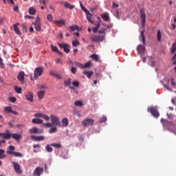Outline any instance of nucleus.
I'll return each instance as SVG.
<instances>
[{
    "label": "nucleus",
    "mask_w": 176,
    "mask_h": 176,
    "mask_svg": "<svg viewBox=\"0 0 176 176\" xmlns=\"http://www.w3.org/2000/svg\"><path fill=\"white\" fill-rule=\"evenodd\" d=\"M145 30H142L140 32V41L143 43V45L140 44L138 46L137 51L139 53V54H143V53L145 52L146 48V44H145Z\"/></svg>",
    "instance_id": "nucleus-1"
},
{
    "label": "nucleus",
    "mask_w": 176,
    "mask_h": 176,
    "mask_svg": "<svg viewBox=\"0 0 176 176\" xmlns=\"http://www.w3.org/2000/svg\"><path fill=\"white\" fill-rule=\"evenodd\" d=\"M101 27V21H98L97 24L96 25V27L92 28V32L94 34H96V32H98V34L105 35L107 32H109L111 30H108L107 28H102L98 30V29Z\"/></svg>",
    "instance_id": "nucleus-2"
},
{
    "label": "nucleus",
    "mask_w": 176,
    "mask_h": 176,
    "mask_svg": "<svg viewBox=\"0 0 176 176\" xmlns=\"http://www.w3.org/2000/svg\"><path fill=\"white\" fill-rule=\"evenodd\" d=\"M101 27V21H98L97 24L96 25V27L92 28V32L94 34H96V32H98V34L105 35L107 32H109L111 30H108L107 28H102L98 30V29Z\"/></svg>",
    "instance_id": "nucleus-3"
},
{
    "label": "nucleus",
    "mask_w": 176,
    "mask_h": 176,
    "mask_svg": "<svg viewBox=\"0 0 176 176\" xmlns=\"http://www.w3.org/2000/svg\"><path fill=\"white\" fill-rule=\"evenodd\" d=\"M8 151H7V153L8 155H11L12 156H14L15 157H23V154L19 152H14V149H16V148L14 147V146L12 145H10L8 147Z\"/></svg>",
    "instance_id": "nucleus-4"
},
{
    "label": "nucleus",
    "mask_w": 176,
    "mask_h": 176,
    "mask_svg": "<svg viewBox=\"0 0 176 176\" xmlns=\"http://www.w3.org/2000/svg\"><path fill=\"white\" fill-rule=\"evenodd\" d=\"M43 72V67H38L35 68L34 71V77L32 76L30 77L31 80H36V79H38V78H39V76L42 75Z\"/></svg>",
    "instance_id": "nucleus-5"
},
{
    "label": "nucleus",
    "mask_w": 176,
    "mask_h": 176,
    "mask_svg": "<svg viewBox=\"0 0 176 176\" xmlns=\"http://www.w3.org/2000/svg\"><path fill=\"white\" fill-rule=\"evenodd\" d=\"M58 46H59V47H60V49H63L64 50V52L67 53V54H68V53H69V52H71V45H69V44H68V43H58Z\"/></svg>",
    "instance_id": "nucleus-6"
},
{
    "label": "nucleus",
    "mask_w": 176,
    "mask_h": 176,
    "mask_svg": "<svg viewBox=\"0 0 176 176\" xmlns=\"http://www.w3.org/2000/svg\"><path fill=\"white\" fill-rule=\"evenodd\" d=\"M12 164L13 165L14 170L16 174H23V170L21 169V166H20V164L17 162H12Z\"/></svg>",
    "instance_id": "nucleus-7"
},
{
    "label": "nucleus",
    "mask_w": 176,
    "mask_h": 176,
    "mask_svg": "<svg viewBox=\"0 0 176 176\" xmlns=\"http://www.w3.org/2000/svg\"><path fill=\"white\" fill-rule=\"evenodd\" d=\"M140 19H141V24L142 28H145V21L146 20V14H145V11L144 9L141 8L140 10Z\"/></svg>",
    "instance_id": "nucleus-8"
},
{
    "label": "nucleus",
    "mask_w": 176,
    "mask_h": 176,
    "mask_svg": "<svg viewBox=\"0 0 176 176\" xmlns=\"http://www.w3.org/2000/svg\"><path fill=\"white\" fill-rule=\"evenodd\" d=\"M49 118L51 120V123L54 126H60V118H58V117L52 114V115H50V116Z\"/></svg>",
    "instance_id": "nucleus-9"
},
{
    "label": "nucleus",
    "mask_w": 176,
    "mask_h": 176,
    "mask_svg": "<svg viewBox=\"0 0 176 176\" xmlns=\"http://www.w3.org/2000/svg\"><path fill=\"white\" fill-rule=\"evenodd\" d=\"M94 124V120L91 118H86L82 121V125L83 127H87V126H93Z\"/></svg>",
    "instance_id": "nucleus-10"
},
{
    "label": "nucleus",
    "mask_w": 176,
    "mask_h": 176,
    "mask_svg": "<svg viewBox=\"0 0 176 176\" xmlns=\"http://www.w3.org/2000/svg\"><path fill=\"white\" fill-rule=\"evenodd\" d=\"M34 118H37L39 119V118H42L43 119H45L47 122H49L50 120V118H49V116L43 113H36L34 114Z\"/></svg>",
    "instance_id": "nucleus-11"
},
{
    "label": "nucleus",
    "mask_w": 176,
    "mask_h": 176,
    "mask_svg": "<svg viewBox=\"0 0 176 176\" xmlns=\"http://www.w3.org/2000/svg\"><path fill=\"white\" fill-rule=\"evenodd\" d=\"M34 25L36 31H38V32L42 31V28H41V19H39V17H36Z\"/></svg>",
    "instance_id": "nucleus-12"
},
{
    "label": "nucleus",
    "mask_w": 176,
    "mask_h": 176,
    "mask_svg": "<svg viewBox=\"0 0 176 176\" xmlns=\"http://www.w3.org/2000/svg\"><path fill=\"white\" fill-rule=\"evenodd\" d=\"M92 42H95L97 43H100V42H102L104 39H105V36H94L91 38Z\"/></svg>",
    "instance_id": "nucleus-13"
},
{
    "label": "nucleus",
    "mask_w": 176,
    "mask_h": 176,
    "mask_svg": "<svg viewBox=\"0 0 176 176\" xmlns=\"http://www.w3.org/2000/svg\"><path fill=\"white\" fill-rule=\"evenodd\" d=\"M0 138H4V140H10L12 138V133L9 132V130H6V133H0Z\"/></svg>",
    "instance_id": "nucleus-14"
},
{
    "label": "nucleus",
    "mask_w": 176,
    "mask_h": 176,
    "mask_svg": "<svg viewBox=\"0 0 176 176\" xmlns=\"http://www.w3.org/2000/svg\"><path fill=\"white\" fill-rule=\"evenodd\" d=\"M25 96L28 101H30V102H34V94L32 92H26Z\"/></svg>",
    "instance_id": "nucleus-15"
},
{
    "label": "nucleus",
    "mask_w": 176,
    "mask_h": 176,
    "mask_svg": "<svg viewBox=\"0 0 176 176\" xmlns=\"http://www.w3.org/2000/svg\"><path fill=\"white\" fill-rule=\"evenodd\" d=\"M148 65L150 67H155V54L148 56Z\"/></svg>",
    "instance_id": "nucleus-16"
},
{
    "label": "nucleus",
    "mask_w": 176,
    "mask_h": 176,
    "mask_svg": "<svg viewBox=\"0 0 176 176\" xmlns=\"http://www.w3.org/2000/svg\"><path fill=\"white\" fill-rule=\"evenodd\" d=\"M42 173H43V168H42L41 167H37L34 170L33 175L34 176H41V174H42Z\"/></svg>",
    "instance_id": "nucleus-17"
},
{
    "label": "nucleus",
    "mask_w": 176,
    "mask_h": 176,
    "mask_svg": "<svg viewBox=\"0 0 176 176\" xmlns=\"http://www.w3.org/2000/svg\"><path fill=\"white\" fill-rule=\"evenodd\" d=\"M19 25H20V23H16L13 25L14 31L16 35H21V32L20 31V29H19Z\"/></svg>",
    "instance_id": "nucleus-18"
},
{
    "label": "nucleus",
    "mask_w": 176,
    "mask_h": 176,
    "mask_svg": "<svg viewBox=\"0 0 176 176\" xmlns=\"http://www.w3.org/2000/svg\"><path fill=\"white\" fill-rule=\"evenodd\" d=\"M24 76H25V73L24 72H20L17 76V79L21 82V83H24Z\"/></svg>",
    "instance_id": "nucleus-19"
},
{
    "label": "nucleus",
    "mask_w": 176,
    "mask_h": 176,
    "mask_svg": "<svg viewBox=\"0 0 176 176\" xmlns=\"http://www.w3.org/2000/svg\"><path fill=\"white\" fill-rule=\"evenodd\" d=\"M46 91L45 90H40L37 91V97L39 100H43L45 97V94Z\"/></svg>",
    "instance_id": "nucleus-20"
},
{
    "label": "nucleus",
    "mask_w": 176,
    "mask_h": 176,
    "mask_svg": "<svg viewBox=\"0 0 176 176\" xmlns=\"http://www.w3.org/2000/svg\"><path fill=\"white\" fill-rule=\"evenodd\" d=\"M86 14V17L87 19L88 20V21L89 23H91V24H95L94 21H93V19H91V17H93V14L91 13H90L89 11H88V13H85Z\"/></svg>",
    "instance_id": "nucleus-21"
},
{
    "label": "nucleus",
    "mask_w": 176,
    "mask_h": 176,
    "mask_svg": "<svg viewBox=\"0 0 176 176\" xmlns=\"http://www.w3.org/2000/svg\"><path fill=\"white\" fill-rule=\"evenodd\" d=\"M32 122L34 124H43V120L41 118H33Z\"/></svg>",
    "instance_id": "nucleus-22"
},
{
    "label": "nucleus",
    "mask_w": 176,
    "mask_h": 176,
    "mask_svg": "<svg viewBox=\"0 0 176 176\" xmlns=\"http://www.w3.org/2000/svg\"><path fill=\"white\" fill-rule=\"evenodd\" d=\"M50 47L52 52H54L55 53H58L59 56H63V52H60V50H58V48L56 46L51 45Z\"/></svg>",
    "instance_id": "nucleus-23"
},
{
    "label": "nucleus",
    "mask_w": 176,
    "mask_h": 176,
    "mask_svg": "<svg viewBox=\"0 0 176 176\" xmlns=\"http://www.w3.org/2000/svg\"><path fill=\"white\" fill-rule=\"evenodd\" d=\"M31 138H32V140H33V141H43L45 140V136H43V135H41V136L32 135Z\"/></svg>",
    "instance_id": "nucleus-24"
},
{
    "label": "nucleus",
    "mask_w": 176,
    "mask_h": 176,
    "mask_svg": "<svg viewBox=\"0 0 176 176\" xmlns=\"http://www.w3.org/2000/svg\"><path fill=\"white\" fill-rule=\"evenodd\" d=\"M72 86H69L70 90H75V87H79V81L74 80L72 82Z\"/></svg>",
    "instance_id": "nucleus-25"
},
{
    "label": "nucleus",
    "mask_w": 176,
    "mask_h": 176,
    "mask_svg": "<svg viewBox=\"0 0 176 176\" xmlns=\"http://www.w3.org/2000/svg\"><path fill=\"white\" fill-rule=\"evenodd\" d=\"M11 137L13 140H15V141H20L21 139V135L19 133H11Z\"/></svg>",
    "instance_id": "nucleus-26"
},
{
    "label": "nucleus",
    "mask_w": 176,
    "mask_h": 176,
    "mask_svg": "<svg viewBox=\"0 0 176 176\" xmlns=\"http://www.w3.org/2000/svg\"><path fill=\"white\" fill-rule=\"evenodd\" d=\"M54 23L58 25H65V21L64 19L54 21Z\"/></svg>",
    "instance_id": "nucleus-27"
},
{
    "label": "nucleus",
    "mask_w": 176,
    "mask_h": 176,
    "mask_svg": "<svg viewBox=\"0 0 176 176\" xmlns=\"http://www.w3.org/2000/svg\"><path fill=\"white\" fill-rule=\"evenodd\" d=\"M61 127H67L68 126V118H65L62 120V124H60Z\"/></svg>",
    "instance_id": "nucleus-28"
},
{
    "label": "nucleus",
    "mask_w": 176,
    "mask_h": 176,
    "mask_svg": "<svg viewBox=\"0 0 176 176\" xmlns=\"http://www.w3.org/2000/svg\"><path fill=\"white\" fill-rule=\"evenodd\" d=\"M100 17L104 21H109V15H108V13L101 14Z\"/></svg>",
    "instance_id": "nucleus-29"
},
{
    "label": "nucleus",
    "mask_w": 176,
    "mask_h": 176,
    "mask_svg": "<svg viewBox=\"0 0 176 176\" xmlns=\"http://www.w3.org/2000/svg\"><path fill=\"white\" fill-rule=\"evenodd\" d=\"M64 6L65 8H66L67 9H70L72 10L75 8V6L69 3L68 2H65L64 3Z\"/></svg>",
    "instance_id": "nucleus-30"
},
{
    "label": "nucleus",
    "mask_w": 176,
    "mask_h": 176,
    "mask_svg": "<svg viewBox=\"0 0 176 176\" xmlns=\"http://www.w3.org/2000/svg\"><path fill=\"white\" fill-rule=\"evenodd\" d=\"M37 89H38V90H43V89L47 90V89H49V87L47 86H46V85L41 84V85H37Z\"/></svg>",
    "instance_id": "nucleus-31"
},
{
    "label": "nucleus",
    "mask_w": 176,
    "mask_h": 176,
    "mask_svg": "<svg viewBox=\"0 0 176 176\" xmlns=\"http://www.w3.org/2000/svg\"><path fill=\"white\" fill-rule=\"evenodd\" d=\"M56 131H57V127L56 125H53V126L49 129L48 133L50 134H53V133H56Z\"/></svg>",
    "instance_id": "nucleus-32"
},
{
    "label": "nucleus",
    "mask_w": 176,
    "mask_h": 176,
    "mask_svg": "<svg viewBox=\"0 0 176 176\" xmlns=\"http://www.w3.org/2000/svg\"><path fill=\"white\" fill-rule=\"evenodd\" d=\"M91 62L87 61L85 64L82 65V69H85V68H91Z\"/></svg>",
    "instance_id": "nucleus-33"
},
{
    "label": "nucleus",
    "mask_w": 176,
    "mask_h": 176,
    "mask_svg": "<svg viewBox=\"0 0 176 176\" xmlns=\"http://www.w3.org/2000/svg\"><path fill=\"white\" fill-rule=\"evenodd\" d=\"M70 30V32H74V31H76V30H79V27L76 25H72V26L69 27Z\"/></svg>",
    "instance_id": "nucleus-34"
},
{
    "label": "nucleus",
    "mask_w": 176,
    "mask_h": 176,
    "mask_svg": "<svg viewBox=\"0 0 176 176\" xmlns=\"http://www.w3.org/2000/svg\"><path fill=\"white\" fill-rule=\"evenodd\" d=\"M52 144H47L46 146H45V150L47 151V152H48L49 153H51V152H53V148H52Z\"/></svg>",
    "instance_id": "nucleus-35"
},
{
    "label": "nucleus",
    "mask_w": 176,
    "mask_h": 176,
    "mask_svg": "<svg viewBox=\"0 0 176 176\" xmlns=\"http://www.w3.org/2000/svg\"><path fill=\"white\" fill-rule=\"evenodd\" d=\"M157 40L158 42L162 41V31L159 30L157 33Z\"/></svg>",
    "instance_id": "nucleus-36"
},
{
    "label": "nucleus",
    "mask_w": 176,
    "mask_h": 176,
    "mask_svg": "<svg viewBox=\"0 0 176 176\" xmlns=\"http://www.w3.org/2000/svg\"><path fill=\"white\" fill-rule=\"evenodd\" d=\"M52 146L56 148V149H60L61 148V144L60 143H52L51 144Z\"/></svg>",
    "instance_id": "nucleus-37"
},
{
    "label": "nucleus",
    "mask_w": 176,
    "mask_h": 176,
    "mask_svg": "<svg viewBox=\"0 0 176 176\" xmlns=\"http://www.w3.org/2000/svg\"><path fill=\"white\" fill-rule=\"evenodd\" d=\"M74 105L76 107H83V103L80 100H76L74 102Z\"/></svg>",
    "instance_id": "nucleus-38"
},
{
    "label": "nucleus",
    "mask_w": 176,
    "mask_h": 176,
    "mask_svg": "<svg viewBox=\"0 0 176 176\" xmlns=\"http://www.w3.org/2000/svg\"><path fill=\"white\" fill-rule=\"evenodd\" d=\"M30 133H32V134H36L38 133V128L36 127H32L29 130Z\"/></svg>",
    "instance_id": "nucleus-39"
},
{
    "label": "nucleus",
    "mask_w": 176,
    "mask_h": 176,
    "mask_svg": "<svg viewBox=\"0 0 176 176\" xmlns=\"http://www.w3.org/2000/svg\"><path fill=\"white\" fill-rule=\"evenodd\" d=\"M84 75H87V78L90 79L93 75V72H83Z\"/></svg>",
    "instance_id": "nucleus-40"
},
{
    "label": "nucleus",
    "mask_w": 176,
    "mask_h": 176,
    "mask_svg": "<svg viewBox=\"0 0 176 176\" xmlns=\"http://www.w3.org/2000/svg\"><path fill=\"white\" fill-rule=\"evenodd\" d=\"M79 45H80V43H79L78 39L72 41V46H74V47H76V46H79Z\"/></svg>",
    "instance_id": "nucleus-41"
},
{
    "label": "nucleus",
    "mask_w": 176,
    "mask_h": 176,
    "mask_svg": "<svg viewBox=\"0 0 176 176\" xmlns=\"http://www.w3.org/2000/svg\"><path fill=\"white\" fill-rule=\"evenodd\" d=\"M6 157V155H5V150L0 149V159H3Z\"/></svg>",
    "instance_id": "nucleus-42"
},
{
    "label": "nucleus",
    "mask_w": 176,
    "mask_h": 176,
    "mask_svg": "<svg viewBox=\"0 0 176 176\" xmlns=\"http://www.w3.org/2000/svg\"><path fill=\"white\" fill-rule=\"evenodd\" d=\"M148 112H150V113H151L153 116H155V107H151L150 108L148 107Z\"/></svg>",
    "instance_id": "nucleus-43"
},
{
    "label": "nucleus",
    "mask_w": 176,
    "mask_h": 176,
    "mask_svg": "<svg viewBox=\"0 0 176 176\" xmlns=\"http://www.w3.org/2000/svg\"><path fill=\"white\" fill-rule=\"evenodd\" d=\"M35 12H36V10L35 8H32V7H30L28 10V13L30 14H32V15H34L35 14Z\"/></svg>",
    "instance_id": "nucleus-44"
},
{
    "label": "nucleus",
    "mask_w": 176,
    "mask_h": 176,
    "mask_svg": "<svg viewBox=\"0 0 176 176\" xmlns=\"http://www.w3.org/2000/svg\"><path fill=\"white\" fill-rule=\"evenodd\" d=\"M102 25L107 30H110V28H112V27H113V25H112V24L108 25L106 23H102Z\"/></svg>",
    "instance_id": "nucleus-45"
},
{
    "label": "nucleus",
    "mask_w": 176,
    "mask_h": 176,
    "mask_svg": "<svg viewBox=\"0 0 176 176\" xmlns=\"http://www.w3.org/2000/svg\"><path fill=\"white\" fill-rule=\"evenodd\" d=\"M21 87H14V91H16V93H17V94H21Z\"/></svg>",
    "instance_id": "nucleus-46"
},
{
    "label": "nucleus",
    "mask_w": 176,
    "mask_h": 176,
    "mask_svg": "<svg viewBox=\"0 0 176 176\" xmlns=\"http://www.w3.org/2000/svg\"><path fill=\"white\" fill-rule=\"evenodd\" d=\"M91 58H93L95 61H98V56L96 54H93L90 56Z\"/></svg>",
    "instance_id": "nucleus-47"
},
{
    "label": "nucleus",
    "mask_w": 176,
    "mask_h": 176,
    "mask_svg": "<svg viewBox=\"0 0 176 176\" xmlns=\"http://www.w3.org/2000/svg\"><path fill=\"white\" fill-rule=\"evenodd\" d=\"M65 86H69L71 85V78H67L64 81Z\"/></svg>",
    "instance_id": "nucleus-48"
},
{
    "label": "nucleus",
    "mask_w": 176,
    "mask_h": 176,
    "mask_svg": "<svg viewBox=\"0 0 176 176\" xmlns=\"http://www.w3.org/2000/svg\"><path fill=\"white\" fill-rule=\"evenodd\" d=\"M74 65L76 66V67H78L79 68H81L82 69V64L80 63H78L77 61H75L74 62Z\"/></svg>",
    "instance_id": "nucleus-49"
},
{
    "label": "nucleus",
    "mask_w": 176,
    "mask_h": 176,
    "mask_svg": "<svg viewBox=\"0 0 176 176\" xmlns=\"http://www.w3.org/2000/svg\"><path fill=\"white\" fill-rule=\"evenodd\" d=\"M170 85H171L173 88L176 89V82H175V81L174 80V78H173L170 79Z\"/></svg>",
    "instance_id": "nucleus-50"
},
{
    "label": "nucleus",
    "mask_w": 176,
    "mask_h": 176,
    "mask_svg": "<svg viewBox=\"0 0 176 176\" xmlns=\"http://www.w3.org/2000/svg\"><path fill=\"white\" fill-rule=\"evenodd\" d=\"M43 125L47 128L52 127V126H54L52 122L43 123Z\"/></svg>",
    "instance_id": "nucleus-51"
},
{
    "label": "nucleus",
    "mask_w": 176,
    "mask_h": 176,
    "mask_svg": "<svg viewBox=\"0 0 176 176\" xmlns=\"http://www.w3.org/2000/svg\"><path fill=\"white\" fill-rule=\"evenodd\" d=\"M47 20H48L50 22L53 21V15L52 14H49L47 16Z\"/></svg>",
    "instance_id": "nucleus-52"
},
{
    "label": "nucleus",
    "mask_w": 176,
    "mask_h": 176,
    "mask_svg": "<svg viewBox=\"0 0 176 176\" xmlns=\"http://www.w3.org/2000/svg\"><path fill=\"white\" fill-rule=\"evenodd\" d=\"M4 111L6 112H11L12 113V107L9 106V107H4Z\"/></svg>",
    "instance_id": "nucleus-53"
},
{
    "label": "nucleus",
    "mask_w": 176,
    "mask_h": 176,
    "mask_svg": "<svg viewBox=\"0 0 176 176\" xmlns=\"http://www.w3.org/2000/svg\"><path fill=\"white\" fill-rule=\"evenodd\" d=\"M175 52H176V46L173 45L171 50H170V54H174L175 53Z\"/></svg>",
    "instance_id": "nucleus-54"
},
{
    "label": "nucleus",
    "mask_w": 176,
    "mask_h": 176,
    "mask_svg": "<svg viewBox=\"0 0 176 176\" xmlns=\"http://www.w3.org/2000/svg\"><path fill=\"white\" fill-rule=\"evenodd\" d=\"M104 122H107V116H103L100 120V123H104Z\"/></svg>",
    "instance_id": "nucleus-55"
},
{
    "label": "nucleus",
    "mask_w": 176,
    "mask_h": 176,
    "mask_svg": "<svg viewBox=\"0 0 176 176\" xmlns=\"http://www.w3.org/2000/svg\"><path fill=\"white\" fill-rule=\"evenodd\" d=\"M71 72H72V74H76V67H72L71 68Z\"/></svg>",
    "instance_id": "nucleus-56"
},
{
    "label": "nucleus",
    "mask_w": 176,
    "mask_h": 176,
    "mask_svg": "<svg viewBox=\"0 0 176 176\" xmlns=\"http://www.w3.org/2000/svg\"><path fill=\"white\" fill-rule=\"evenodd\" d=\"M81 10L83 11V12H85V13L86 14V13H89V11H88V10L87 9H86V8H85V6H81Z\"/></svg>",
    "instance_id": "nucleus-57"
},
{
    "label": "nucleus",
    "mask_w": 176,
    "mask_h": 176,
    "mask_svg": "<svg viewBox=\"0 0 176 176\" xmlns=\"http://www.w3.org/2000/svg\"><path fill=\"white\" fill-rule=\"evenodd\" d=\"M0 67L1 68H3V67H5V65H3V60L1 57H0Z\"/></svg>",
    "instance_id": "nucleus-58"
},
{
    "label": "nucleus",
    "mask_w": 176,
    "mask_h": 176,
    "mask_svg": "<svg viewBox=\"0 0 176 176\" xmlns=\"http://www.w3.org/2000/svg\"><path fill=\"white\" fill-rule=\"evenodd\" d=\"M159 116H160L159 111L155 109V118H159Z\"/></svg>",
    "instance_id": "nucleus-59"
},
{
    "label": "nucleus",
    "mask_w": 176,
    "mask_h": 176,
    "mask_svg": "<svg viewBox=\"0 0 176 176\" xmlns=\"http://www.w3.org/2000/svg\"><path fill=\"white\" fill-rule=\"evenodd\" d=\"M16 98L15 97H10L9 98V100L11 102H16Z\"/></svg>",
    "instance_id": "nucleus-60"
},
{
    "label": "nucleus",
    "mask_w": 176,
    "mask_h": 176,
    "mask_svg": "<svg viewBox=\"0 0 176 176\" xmlns=\"http://www.w3.org/2000/svg\"><path fill=\"white\" fill-rule=\"evenodd\" d=\"M21 27H22L23 32H27V26H25V25H24V24H22Z\"/></svg>",
    "instance_id": "nucleus-61"
},
{
    "label": "nucleus",
    "mask_w": 176,
    "mask_h": 176,
    "mask_svg": "<svg viewBox=\"0 0 176 176\" xmlns=\"http://www.w3.org/2000/svg\"><path fill=\"white\" fill-rule=\"evenodd\" d=\"M116 17L118 20H120V16H119V11L118 10H116Z\"/></svg>",
    "instance_id": "nucleus-62"
},
{
    "label": "nucleus",
    "mask_w": 176,
    "mask_h": 176,
    "mask_svg": "<svg viewBox=\"0 0 176 176\" xmlns=\"http://www.w3.org/2000/svg\"><path fill=\"white\" fill-rule=\"evenodd\" d=\"M50 74L52 75V76H56V75L57 74V73L53 72V71H50Z\"/></svg>",
    "instance_id": "nucleus-63"
},
{
    "label": "nucleus",
    "mask_w": 176,
    "mask_h": 176,
    "mask_svg": "<svg viewBox=\"0 0 176 176\" xmlns=\"http://www.w3.org/2000/svg\"><path fill=\"white\" fill-rule=\"evenodd\" d=\"M39 3H40V5H45V0H39Z\"/></svg>",
    "instance_id": "nucleus-64"
}]
</instances>
